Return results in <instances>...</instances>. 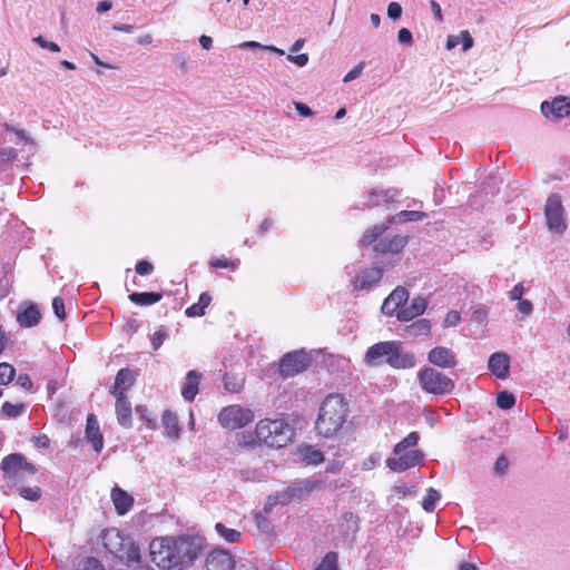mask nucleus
Instances as JSON below:
<instances>
[{"mask_svg":"<svg viewBox=\"0 0 570 570\" xmlns=\"http://www.w3.org/2000/svg\"><path fill=\"white\" fill-rule=\"evenodd\" d=\"M426 306H428V302L425 298L420 297V296L415 297L412 299L410 305L404 306L403 308H401L397 312L396 317L399 321H402V322L411 321V320L422 315L424 313V311L426 309Z\"/></svg>","mask_w":570,"mask_h":570,"instance_id":"obj_22","label":"nucleus"},{"mask_svg":"<svg viewBox=\"0 0 570 570\" xmlns=\"http://www.w3.org/2000/svg\"><path fill=\"white\" fill-rule=\"evenodd\" d=\"M77 570H104L100 561L94 557H86L78 566Z\"/></svg>","mask_w":570,"mask_h":570,"instance_id":"obj_43","label":"nucleus"},{"mask_svg":"<svg viewBox=\"0 0 570 570\" xmlns=\"http://www.w3.org/2000/svg\"><path fill=\"white\" fill-rule=\"evenodd\" d=\"M407 244V237L395 235L387 240H381L374 246V250L381 254H397L402 252V249Z\"/></svg>","mask_w":570,"mask_h":570,"instance_id":"obj_25","label":"nucleus"},{"mask_svg":"<svg viewBox=\"0 0 570 570\" xmlns=\"http://www.w3.org/2000/svg\"><path fill=\"white\" fill-rule=\"evenodd\" d=\"M386 228L387 226L382 224L366 229L361 238V244L364 246H368L375 243L379 239V237L385 232Z\"/></svg>","mask_w":570,"mask_h":570,"instance_id":"obj_33","label":"nucleus"},{"mask_svg":"<svg viewBox=\"0 0 570 570\" xmlns=\"http://www.w3.org/2000/svg\"><path fill=\"white\" fill-rule=\"evenodd\" d=\"M234 567L233 556L223 549L212 551L206 559L207 570H234Z\"/></svg>","mask_w":570,"mask_h":570,"instance_id":"obj_15","label":"nucleus"},{"mask_svg":"<svg viewBox=\"0 0 570 570\" xmlns=\"http://www.w3.org/2000/svg\"><path fill=\"white\" fill-rule=\"evenodd\" d=\"M383 276V269L380 267L365 268L357 274L352 281L355 291L368 289L377 284Z\"/></svg>","mask_w":570,"mask_h":570,"instance_id":"obj_13","label":"nucleus"},{"mask_svg":"<svg viewBox=\"0 0 570 570\" xmlns=\"http://www.w3.org/2000/svg\"><path fill=\"white\" fill-rule=\"evenodd\" d=\"M295 109L301 116L304 117H309L313 115L312 109L303 102H295Z\"/></svg>","mask_w":570,"mask_h":570,"instance_id":"obj_63","label":"nucleus"},{"mask_svg":"<svg viewBox=\"0 0 570 570\" xmlns=\"http://www.w3.org/2000/svg\"><path fill=\"white\" fill-rule=\"evenodd\" d=\"M541 111L544 116L552 115L556 119H561L570 115V99L563 96L556 97L551 102L543 101Z\"/></svg>","mask_w":570,"mask_h":570,"instance_id":"obj_16","label":"nucleus"},{"mask_svg":"<svg viewBox=\"0 0 570 570\" xmlns=\"http://www.w3.org/2000/svg\"><path fill=\"white\" fill-rule=\"evenodd\" d=\"M208 265L210 268H214V269L224 268V269H228L230 272H235L239 266V259H237V258L232 259V258H226V257H215L208 262Z\"/></svg>","mask_w":570,"mask_h":570,"instance_id":"obj_32","label":"nucleus"},{"mask_svg":"<svg viewBox=\"0 0 570 570\" xmlns=\"http://www.w3.org/2000/svg\"><path fill=\"white\" fill-rule=\"evenodd\" d=\"M115 410L118 423L126 429L132 425L131 404L126 395L115 396Z\"/></svg>","mask_w":570,"mask_h":570,"instance_id":"obj_24","label":"nucleus"},{"mask_svg":"<svg viewBox=\"0 0 570 570\" xmlns=\"http://www.w3.org/2000/svg\"><path fill=\"white\" fill-rule=\"evenodd\" d=\"M105 548L120 560L132 563L140 562L141 554L138 544L129 537H125L117 529H108L102 533Z\"/></svg>","mask_w":570,"mask_h":570,"instance_id":"obj_6","label":"nucleus"},{"mask_svg":"<svg viewBox=\"0 0 570 570\" xmlns=\"http://www.w3.org/2000/svg\"><path fill=\"white\" fill-rule=\"evenodd\" d=\"M509 462L504 455H500L494 464V470L497 473H503L508 469Z\"/></svg>","mask_w":570,"mask_h":570,"instance_id":"obj_61","label":"nucleus"},{"mask_svg":"<svg viewBox=\"0 0 570 570\" xmlns=\"http://www.w3.org/2000/svg\"><path fill=\"white\" fill-rule=\"evenodd\" d=\"M161 298V293L157 292H135L129 295V301L139 306H149L156 304Z\"/></svg>","mask_w":570,"mask_h":570,"instance_id":"obj_28","label":"nucleus"},{"mask_svg":"<svg viewBox=\"0 0 570 570\" xmlns=\"http://www.w3.org/2000/svg\"><path fill=\"white\" fill-rule=\"evenodd\" d=\"M416 432L409 433L402 441L395 444L393 453L395 456L386 460V466L396 473L420 466L424 462V455L420 450H413L419 442Z\"/></svg>","mask_w":570,"mask_h":570,"instance_id":"obj_5","label":"nucleus"},{"mask_svg":"<svg viewBox=\"0 0 570 570\" xmlns=\"http://www.w3.org/2000/svg\"><path fill=\"white\" fill-rule=\"evenodd\" d=\"M86 438L88 442L91 443L96 452H100L102 450L104 436L100 432V426L95 414H89L87 416Z\"/></svg>","mask_w":570,"mask_h":570,"instance_id":"obj_20","label":"nucleus"},{"mask_svg":"<svg viewBox=\"0 0 570 570\" xmlns=\"http://www.w3.org/2000/svg\"><path fill=\"white\" fill-rule=\"evenodd\" d=\"M52 309L60 321L66 318L65 303L60 296H57L52 299Z\"/></svg>","mask_w":570,"mask_h":570,"instance_id":"obj_47","label":"nucleus"},{"mask_svg":"<svg viewBox=\"0 0 570 570\" xmlns=\"http://www.w3.org/2000/svg\"><path fill=\"white\" fill-rule=\"evenodd\" d=\"M165 338H166V332L164 330H157L153 334L151 345H153L154 351H157L163 345Z\"/></svg>","mask_w":570,"mask_h":570,"instance_id":"obj_51","label":"nucleus"},{"mask_svg":"<svg viewBox=\"0 0 570 570\" xmlns=\"http://www.w3.org/2000/svg\"><path fill=\"white\" fill-rule=\"evenodd\" d=\"M348 415L344 395L332 393L322 402L315 424L317 434L325 439L335 438L343 429Z\"/></svg>","mask_w":570,"mask_h":570,"instance_id":"obj_3","label":"nucleus"},{"mask_svg":"<svg viewBox=\"0 0 570 570\" xmlns=\"http://www.w3.org/2000/svg\"><path fill=\"white\" fill-rule=\"evenodd\" d=\"M24 410V404H12L10 402H4L2 404V412L9 417H16L20 415Z\"/></svg>","mask_w":570,"mask_h":570,"instance_id":"obj_42","label":"nucleus"},{"mask_svg":"<svg viewBox=\"0 0 570 570\" xmlns=\"http://www.w3.org/2000/svg\"><path fill=\"white\" fill-rule=\"evenodd\" d=\"M515 404V397L508 391H501L497 396V405L502 410H510Z\"/></svg>","mask_w":570,"mask_h":570,"instance_id":"obj_39","label":"nucleus"},{"mask_svg":"<svg viewBox=\"0 0 570 570\" xmlns=\"http://www.w3.org/2000/svg\"><path fill=\"white\" fill-rule=\"evenodd\" d=\"M417 379L422 390L429 394L445 395L454 390V381L435 370L434 367H424L417 372Z\"/></svg>","mask_w":570,"mask_h":570,"instance_id":"obj_8","label":"nucleus"},{"mask_svg":"<svg viewBox=\"0 0 570 570\" xmlns=\"http://www.w3.org/2000/svg\"><path fill=\"white\" fill-rule=\"evenodd\" d=\"M430 6L433 11L435 21L441 22L443 20L441 6L435 0H431Z\"/></svg>","mask_w":570,"mask_h":570,"instance_id":"obj_62","label":"nucleus"},{"mask_svg":"<svg viewBox=\"0 0 570 570\" xmlns=\"http://www.w3.org/2000/svg\"><path fill=\"white\" fill-rule=\"evenodd\" d=\"M402 14V7L397 2H390L387 6V16L391 19H399Z\"/></svg>","mask_w":570,"mask_h":570,"instance_id":"obj_53","label":"nucleus"},{"mask_svg":"<svg viewBox=\"0 0 570 570\" xmlns=\"http://www.w3.org/2000/svg\"><path fill=\"white\" fill-rule=\"evenodd\" d=\"M210 303L212 296L209 293L204 292L200 294L197 303L186 308L185 314L188 317H200L205 315L206 308L210 305Z\"/></svg>","mask_w":570,"mask_h":570,"instance_id":"obj_29","label":"nucleus"},{"mask_svg":"<svg viewBox=\"0 0 570 570\" xmlns=\"http://www.w3.org/2000/svg\"><path fill=\"white\" fill-rule=\"evenodd\" d=\"M136 374L129 367L120 368L115 377V383L110 389L112 396L126 395V392L134 385Z\"/></svg>","mask_w":570,"mask_h":570,"instance_id":"obj_17","label":"nucleus"},{"mask_svg":"<svg viewBox=\"0 0 570 570\" xmlns=\"http://www.w3.org/2000/svg\"><path fill=\"white\" fill-rule=\"evenodd\" d=\"M14 488L19 491V494L26 500L38 501L41 498V490L38 487L26 488V487H20V484H19L18 487H14Z\"/></svg>","mask_w":570,"mask_h":570,"instance_id":"obj_41","label":"nucleus"},{"mask_svg":"<svg viewBox=\"0 0 570 570\" xmlns=\"http://www.w3.org/2000/svg\"><path fill=\"white\" fill-rule=\"evenodd\" d=\"M215 530L228 543L237 542L240 539L239 531H237L235 529L227 528L224 523H220V522L216 523Z\"/></svg>","mask_w":570,"mask_h":570,"instance_id":"obj_34","label":"nucleus"},{"mask_svg":"<svg viewBox=\"0 0 570 570\" xmlns=\"http://www.w3.org/2000/svg\"><path fill=\"white\" fill-rule=\"evenodd\" d=\"M517 307L518 311L521 313L522 317L529 316L533 311L532 303L529 299L518 301Z\"/></svg>","mask_w":570,"mask_h":570,"instance_id":"obj_50","label":"nucleus"},{"mask_svg":"<svg viewBox=\"0 0 570 570\" xmlns=\"http://www.w3.org/2000/svg\"><path fill=\"white\" fill-rule=\"evenodd\" d=\"M406 331L411 335H428L431 331V323L425 318H420L406 326Z\"/></svg>","mask_w":570,"mask_h":570,"instance_id":"obj_35","label":"nucleus"},{"mask_svg":"<svg viewBox=\"0 0 570 570\" xmlns=\"http://www.w3.org/2000/svg\"><path fill=\"white\" fill-rule=\"evenodd\" d=\"M311 364V358L304 351L286 353L279 362V374L284 377H294L305 371Z\"/></svg>","mask_w":570,"mask_h":570,"instance_id":"obj_10","label":"nucleus"},{"mask_svg":"<svg viewBox=\"0 0 570 570\" xmlns=\"http://www.w3.org/2000/svg\"><path fill=\"white\" fill-rule=\"evenodd\" d=\"M4 130L12 131L20 140H22L26 144L33 145L35 140L30 138L27 132L23 129L14 128L13 126L9 124L3 125Z\"/></svg>","mask_w":570,"mask_h":570,"instance_id":"obj_45","label":"nucleus"},{"mask_svg":"<svg viewBox=\"0 0 570 570\" xmlns=\"http://www.w3.org/2000/svg\"><path fill=\"white\" fill-rule=\"evenodd\" d=\"M303 461L306 464H320L324 461V455L320 450H315L312 446H306L302 450Z\"/></svg>","mask_w":570,"mask_h":570,"instance_id":"obj_36","label":"nucleus"},{"mask_svg":"<svg viewBox=\"0 0 570 570\" xmlns=\"http://www.w3.org/2000/svg\"><path fill=\"white\" fill-rule=\"evenodd\" d=\"M151 561L163 570L190 566L198 557L199 546L191 537H158L149 543Z\"/></svg>","mask_w":570,"mask_h":570,"instance_id":"obj_1","label":"nucleus"},{"mask_svg":"<svg viewBox=\"0 0 570 570\" xmlns=\"http://www.w3.org/2000/svg\"><path fill=\"white\" fill-rule=\"evenodd\" d=\"M440 498L441 495L435 489L429 488L422 501L423 510L426 512H433Z\"/></svg>","mask_w":570,"mask_h":570,"instance_id":"obj_37","label":"nucleus"},{"mask_svg":"<svg viewBox=\"0 0 570 570\" xmlns=\"http://www.w3.org/2000/svg\"><path fill=\"white\" fill-rule=\"evenodd\" d=\"M154 265L148 261H139L135 266V271L140 276L150 275L154 272Z\"/></svg>","mask_w":570,"mask_h":570,"instance_id":"obj_46","label":"nucleus"},{"mask_svg":"<svg viewBox=\"0 0 570 570\" xmlns=\"http://www.w3.org/2000/svg\"><path fill=\"white\" fill-rule=\"evenodd\" d=\"M428 360L441 368H452L458 364L455 353L445 346L433 347L428 354Z\"/></svg>","mask_w":570,"mask_h":570,"instance_id":"obj_12","label":"nucleus"},{"mask_svg":"<svg viewBox=\"0 0 570 570\" xmlns=\"http://www.w3.org/2000/svg\"><path fill=\"white\" fill-rule=\"evenodd\" d=\"M488 366L492 375L505 380L510 374V356L504 352L493 353L489 358Z\"/></svg>","mask_w":570,"mask_h":570,"instance_id":"obj_18","label":"nucleus"},{"mask_svg":"<svg viewBox=\"0 0 570 570\" xmlns=\"http://www.w3.org/2000/svg\"><path fill=\"white\" fill-rule=\"evenodd\" d=\"M287 60L294 62L298 67H304L308 62V56L307 53H299L296 56L288 55Z\"/></svg>","mask_w":570,"mask_h":570,"instance_id":"obj_55","label":"nucleus"},{"mask_svg":"<svg viewBox=\"0 0 570 570\" xmlns=\"http://www.w3.org/2000/svg\"><path fill=\"white\" fill-rule=\"evenodd\" d=\"M200 374L191 370L186 375V383L181 389V395L186 401H194L199 391Z\"/></svg>","mask_w":570,"mask_h":570,"instance_id":"obj_26","label":"nucleus"},{"mask_svg":"<svg viewBox=\"0 0 570 570\" xmlns=\"http://www.w3.org/2000/svg\"><path fill=\"white\" fill-rule=\"evenodd\" d=\"M363 67H364V62H360L357 66H355L350 72H347L343 79L344 82H348V81H352L354 79H356L362 70H363Z\"/></svg>","mask_w":570,"mask_h":570,"instance_id":"obj_56","label":"nucleus"},{"mask_svg":"<svg viewBox=\"0 0 570 570\" xmlns=\"http://www.w3.org/2000/svg\"><path fill=\"white\" fill-rule=\"evenodd\" d=\"M380 454L375 453V454H371L362 464V468L364 470H371L373 468H375L379 462H380Z\"/></svg>","mask_w":570,"mask_h":570,"instance_id":"obj_57","label":"nucleus"},{"mask_svg":"<svg viewBox=\"0 0 570 570\" xmlns=\"http://www.w3.org/2000/svg\"><path fill=\"white\" fill-rule=\"evenodd\" d=\"M223 381L225 389L232 393L240 392L245 384V379L243 376L233 373H226Z\"/></svg>","mask_w":570,"mask_h":570,"instance_id":"obj_31","label":"nucleus"},{"mask_svg":"<svg viewBox=\"0 0 570 570\" xmlns=\"http://www.w3.org/2000/svg\"><path fill=\"white\" fill-rule=\"evenodd\" d=\"M399 217L403 222H417L425 218L426 214L420 210H402Z\"/></svg>","mask_w":570,"mask_h":570,"instance_id":"obj_44","label":"nucleus"},{"mask_svg":"<svg viewBox=\"0 0 570 570\" xmlns=\"http://www.w3.org/2000/svg\"><path fill=\"white\" fill-rule=\"evenodd\" d=\"M461 322V315L458 311H450L446 313L445 317H444V321H443V326L444 327H453V326H458Z\"/></svg>","mask_w":570,"mask_h":570,"instance_id":"obj_48","label":"nucleus"},{"mask_svg":"<svg viewBox=\"0 0 570 570\" xmlns=\"http://www.w3.org/2000/svg\"><path fill=\"white\" fill-rule=\"evenodd\" d=\"M563 207L561 198L558 195H552L548 198L546 204V218L548 226L556 233H563L567 224L563 217Z\"/></svg>","mask_w":570,"mask_h":570,"instance_id":"obj_11","label":"nucleus"},{"mask_svg":"<svg viewBox=\"0 0 570 570\" xmlns=\"http://www.w3.org/2000/svg\"><path fill=\"white\" fill-rule=\"evenodd\" d=\"M33 41L36 43H38L43 49H48V50H50L52 52H59L60 51V47H59L58 43H56L53 41H48L42 36L35 37Z\"/></svg>","mask_w":570,"mask_h":570,"instance_id":"obj_49","label":"nucleus"},{"mask_svg":"<svg viewBox=\"0 0 570 570\" xmlns=\"http://www.w3.org/2000/svg\"><path fill=\"white\" fill-rule=\"evenodd\" d=\"M161 423L165 430V434L170 439H177L180 434V426L178 417L175 413L169 410L164 411L161 415Z\"/></svg>","mask_w":570,"mask_h":570,"instance_id":"obj_27","label":"nucleus"},{"mask_svg":"<svg viewBox=\"0 0 570 570\" xmlns=\"http://www.w3.org/2000/svg\"><path fill=\"white\" fill-rule=\"evenodd\" d=\"M295 435L294 429L285 419H262L253 432H243L238 436L242 449L271 448L281 449L288 445Z\"/></svg>","mask_w":570,"mask_h":570,"instance_id":"obj_2","label":"nucleus"},{"mask_svg":"<svg viewBox=\"0 0 570 570\" xmlns=\"http://www.w3.org/2000/svg\"><path fill=\"white\" fill-rule=\"evenodd\" d=\"M199 43L203 49L209 50L213 47V39L209 36L203 35L199 38Z\"/></svg>","mask_w":570,"mask_h":570,"instance_id":"obj_64","label":"nucleus"},{"mask_svg":"<svg viewBox=\"0 0 570 570\" xmlns=\"http://www.w3.org/2000/svg\"><path fill=\"white\" fill-rule=\"evenodd\" d=\"M1 471L9 488L18 487L24 476L35 475L37 468L21 453H11L2 459Z\"/></svg>","mask_w":570,"mask_h":570,"instance_id":"obj_7","label":"nucleus"},{"mask_svg":"<svg viewBox=\"0 0 570 570\" xmlns=\"http://www.w3.org/2000/svg\"><path fill=\"white\" fill-rule=\"evenodd\" d=\"M17 384L19 386H21L22 389L31 392L32 389H33V383H32V380L31 377L23 373V374H19L18 377H17Z\"/></svg>","mask_w":570,"mask_h":570,"instance_id":"obj_52","label":"nucleus"},{"mask_svg":"<svg viewBox=\"0 0 570 570\" xmlns=\"http://www.w3.org/2000/svg\"><path fill=\"white\" fill-rule=\"evenodd\" d=\"M338 554L334 551L327 552L315 570H338Z\"/></svg>","mask_w":570,"mask_h":570,"instance_id":"obj_38","label":"nucleus"},{"mask_svg":"<svg viewBox=\"0 0 570 570\" xmlns=\"http://www.w3.org/2000/svg\"><path fill=\"white\" fill-rule=\"evenodd\" d=\"M524 293V287L521 283L514 285V287L508 293V296L511 301H520L522 299V295Z\"/></svg>","mask_w":570,"mask_h":570,"instance_id":"obj_54","label":"nucleus"},{"mask_svg":"<svg viewBox=\"0 0 570 570\" xmlns=\"http://www.w3.org/2000/svg\"><path fill=\"white\" fill-rule=\"evenodd\" d=\"M32 442L37 448H49L50 439L46 434L36 435L32 438Z\"/></svg>","mask_w":570,"mask_h":570,"instance_id":"obj_58","label":"nucleus"},{"mask_svg":"<svg viewBox=\"0 0 570 570\" xmlns=\"http://www.w3.org/2000/svg\"><path fill=\"white\" fill-rule=\"evenodd\" d=\"M409 299V292L404 287H396L383 302L382 312L385 315H396Z\"/></svg>","mask_w":570,"mask_h":570,"instance_id":"obj_14","label":"nucleus"},{"mask_svg":"<svg viewBox=\"0 0 570 570\" xmlns=\"http://www.w3.org/2000/svg\"><path fill=\"white\" fill-rule=\"evenodd\" d=\"M16 370L9 363H0V385H8L14 377Z\"/></svg>","mask_w":570,"mask_h":570,"instance_id":"obj_40","label":"nucleus"},{"mask_svg":"<svg viewBox=\"0 0 570 570\" xmlns=\"http://www.w3.org/2000/svg\"><path fill=\"white\" fill-rule=\"evenodd\" d=\"M110 495L116 512L119 515H125L134 505L132 495L122 490L121 488H119L118 485L112 488Z\"/></svg>","mask_w":570,"mask_h":570,"instance_id":"obj_23","label":"nucleus"},{"mask_svg":"<svg viewBox=\"0 0 570 570\" xmlns=\"http://www.w3.org/2000/svg\"><path fill=\"white\" fill-rule=\"evenodd\" d=\"M16 158V150L13 148H0V161L7 163Z\"/></svg>","mask_w":570,"mask_h":570,"instance_id":"obj_60","label":"nucleus"},{"mask_svg":"<svg viewBox=\"0 0 570 570\" xmlns=\"http://www.w3.org/2000/svg\"><path fill=\"white\" fill-rule=\"evenodd\" d=\"M41 313L35 303H26L21 305L17 315V322L21 327H32L39 324Z\"/></svg>","mask_w":570,"mask_h":570,"instance_id":"obj_19","label":"nucleus"},{"mask_svg":"<svg viewBox=\"0 0 570 570\" xmlns=\"http://www.w3.org/2000/svg\"><path fill=\"white\" fill-rule=\"evenodd\" d=\"M462 40L463 50L466 51L473 46V39L468 30H463L459 36H449L446 39V49L455 48Z\"/></svg>","mask_w":570,"mask_h":570,"instance_id":"obj_30","label":"nucleus"},{"mask_svg":"<svg viewBox=\"0 0 570 570\" xmlns=\"http://www.w3.org/2000/svg\"><path fill=\"white\" fill-rule=\"evenodd\" d=\"M397 39L401 43L406 45H410L413 40L411 31L406 28H402L399 30Z\"/></svg>","mask_w":570,"mask_h":570,"instance_id":"obj_59","label":"nucleus"},{"mask_svg":"<svg viewBox=\"0 0 570 570\" xmlns=\"http://www.w3.org/2000/svg\"><path fill=\"white\" fill-rule=\"evenodd\" d=\"M364 362L371 367L386 363L395 370H406L414 367L415 355L404 352L400 341H385L370 346L365 353Z\"/></svg>","mask_w":570,"mask_h":570,"instance_id":"obj_4","label":"nucleus"},{"mask_svg":"<svg viewBox=\"0 0 570 570\" xmlns=\"http://www.w3.org/2000/svg\"><path fill=\"white\" fill-rule=\"evenodd\" d=\"M254 412L238 404L223 407L218 413L219 424L228 430L242 429L254 421Z\"/></svg>","mask_w":570,"mask_h":570,"instance_id":"obj_9","label":"nucleus"},{"mask_svg":"<svg viewBox=\"0 0 570 570\" xmlns=\"http://www.w3.org/2000/svg\"><path fill=\"white\" fill-rule=\"evenodd\" d=\"M322 485H323V482L321 480H304V481L288 488V490L284 494H282V497H284L282 499V503H286L294 497H301L304 493H308V492L318 490L322 488Z\"/></svg>","mask_w":570,"mask_h":570,"instance_id":"obj_21","label":"nucleus"}]
</instances>
